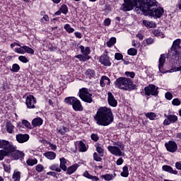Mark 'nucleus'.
I'll list each match as a JSON object with an SVG mask.
<instances>
[{
    "mask_svg": "<svg viewBox=\"0 0 181 181\" xmlns=\"http://www.w3.org/2000/svg\"><path fill=\"white\" fill-rule=\"evenodd\" d=\"M124 1L122 4L124 12L132 11L135 6L136 11L147 12L149 16L160 18L163 15V8L158 7L156 0H124Z\"/></svg>",
    "mask_w": 181,
    "mask_h": 181,
    "instance_id": "obj_1",
    "label": "nucleus"
},
{
    "mask_svg": "<svg viewBox=\"0 0 181 181\" xmlns=\"http://www.w3.org/2000/svg\"><path fill=\"white\" fill-rule=\"evenodd\" d=\"M94 119L97 125L108 127L114 121V117L111 110L104 107L98 110L96 115L94 116Z\"/></svg>",
    "mask_w": 181,
    "mask_h": 181,
    "instance_id": "obj_2",
    "label": "nucleus"
},
{
    "mask_svg": "<svg viewBox=\"0 0 181 181\" xmlns=\"http://www.w3.org/2000/svg\"><path fill=\"white\" fill-rule=\"evenodd\" d=\"M115 84L117 88L125 90L126 91L128 90H134L135 88L134 83H132V81L130 78L125 77L118 78L115 82Z\"/></svg>",
    "mask_w": 181,
    "mask_h": 181,
    "instance_id": "obj_3",
    "label": "nucleus"
},
{
    "mask_svg": "<svg viewBox=\"0 0 181 181\" xmlns=\"http://www.w3.org/2000/svg\"><path fill=\"white\" fill-rule=\"evenodd\" d=\"M64 101L68 105H72V108H74V111H83L81 103L75 97L66 98Z\"/></svg>",
    "mask_w": 181,
    "mask_h": 181,
    "instance_id": "obj_4",
    "label": "nucleus"
},
{
    "mask_svg": "<svg viewBox=\"0 0 181 181\" xmlns=\"http://www.w3.org/2000/svg\"><path fill=\"white\" fill-rule=\"evenodd\" d=\"M92 95H93L88 92V88H83L79 90V97L83 101H85V103H93V98H91Z\"/></svg>",
    "mask_w": 181,
    "mask_h": 181,
    "instance_id": "obj_5",
    "label": "nucleus"
},
{
    "mask_svg": "<svg viewBox=\"0 0 181 181\" xmlns=\"http://www.w3.org/2000/svg\"><path fill=\"white\" fill-rule=\"evenodd\" d=\"M14 52L18 53L19 54H25V53H29L30 54H33L35 50L28 46H21L20 48H15Z\"/></svg>",
    "mask_w": 181,
    "mask_h": 181,
    "instance_id": "obj_6",
    "label": "nucleus"
},
{
    "mask_svg": "<svg viewBox=\"0 0 181 181\" xmlns=\"http://www.w3.org/2000/svg\"><path fill=\"white\" fill-rule=\"evenodd\" d=\"M165 146L168 152L175 153L177 151V144L173 141H170L165 144Z\"/></svg>",
    "mask_w": 181,
    "mask_h": 181,
    "instance_id": "obj_7",
    "label": "nucleus"
},
{
    "mask_svg": "<svg viewBox=\"0 0 181 181\" xmlns=\"http://www.w3.org/2000/svg\"><path fill=\"white\" fill-rule=\"evenodd\" d=\"M146 95H158V88L155 85H150L144 88Z\"/></svg>",
    "mask_w": 181,
    "mask_h": 181,
    "instance_id": "obj_8",
    "label": "nucleus"
},
{
    "mask_svg": "<svg viewBox=\"0 0 181 181\" xmlns=\"http://www.w3.org/2000/svg\"><path fill=\"white\" fill-rule=\"evenodd\" d=\"M1 148H3V149H5L6 151H8L9 152H11V151H15V149H16V146H13L12 143L6 140H1Z\"/></svg>",
    "mask_w": 181,
    "mask_h": 181,
    "instance_id": "obj_9",
    "label": "nucleus"
},
{
    "mask_svg": "<svg viewBox=\"0 0 181 181\" xmlns=\"http://www.w3.org/2000/svg\"><path fill=\"white\" fill-rule=\"evenodd\" d=\"M25 104L27 105V108H35V104H36V98H35V96L30 95L26 98Z\"/></svg>",
    "mask_w": 181,
    "mask_h": 181,
    "instance_id": "obj_10",
    "label": "nucleus"
},
{
    "mask_svg": "<svg viewBox=\"0 0 181 181\" xmlns=\"http://www.w3.org/2000/svg\"><path fill=\"white\" fill-rule=\"evenodd\" d=\"M167 119L163 122V125H170V124H175L177 121V117L176 115H165Z\"/></svg>",
    "mask_w": 181,
    "mask_h": 181,
    "instance_id": "obj_11",
    "label": "nucleus"
},
{
    "mask_svg": "<svg viewBox=\"0 0 181 181\" xmlns=\"http://www.w3.org/2000/svg\"><path fill=\"white\" fill-rule=\"evenodd\" d=\"M107 149L110 153L112 155H115V156H122V151H121V149L115 146H109L107 147Z\"/></svg>",
    "mask_w": 181,
    "mask_h": 181,
    "instance_id": "obj_12",
    "label": "nucleus"
},
{
    "mask_svg": "<svg viewBox=\"0 0 181 181\" xmlns=\"http://www.w3.org/2000/svg\"><path fill=\"white\" fill-rule=\"evenodd\" d=\"M10 153H11L12 158L16 160L23 159V158L25 157V153H22V151L16 150V148L13 151H11Z\"/></svg>",
    "mask_w": 181,
    "mask_h": 181,
    "instance_id": "obj_13",
    "label": "nucleus"
},
{
    "mask_svg": "<svg viewBox=\"0 0 181 181\" xmlns=\"http://www.w3.org/2000/svg\"><path fill=\"white\" fill-rule=\"evenodd\" d=\"M17 142H19V144H23L25 142H28L29 141V136L28 134H17L16 136Z\"/></svg>",
    "mask_w": 181,
    "mask_h": 181,
    "instance_id": "obj_14",
    "label": "nucleus"
},
{
    "mask_svg": "<svg viewBox=\"0 0 181 181\" xmlns=\"http://www.w3.org/2000/svg\"><path fill=\"white\" fill-rule=\"evenodd\" d=\"M107 95V101L111 107H117V105H118V102H117V100H115V98H114L112 93L111 92H108Z\"/></svg>",
    "mask_w": 181,
    "mask_h": 181,
    "instance_id": "obj_15",
    "label": "nucleus"
},
{
    "mask_svg": "<svg viewBox=\"0 0 181 181\" xmlns=\"http://www.w3.org/2000/svg\"><path fill=\"white\" fill-rule=\"evenodd\" d=\"M100 62L101 64H104V66H111V62L110 61V58L108 57L107 54L101 55L100 58Z\"/></svg>",
    "mask_w": 181,
    "mask_h": 181,
    "instance_id": "obj_16",
    "label": "nucleus"
},
{
    "mask_svg": "<svg viewBox=\"0 0 181 181\" xmlns=\"http://www.w3.org/2000/svg\"><path fill=\"white\" fill-rule=\"evenodd\" d=\"M78 169V164L75 163L66 168V175H73Z\"/></svg>",
    "mask_w": 181,
    "mask_h": 181,
    "instance_id": "obj_17",
    "label": "nucleus"
},
{
    "mask_svg": "<svg viewBox=\"0 0 181 181\" xmlns=\"http://www.w3.org/2000/svg\"><path fill=\"white\" fill-rule=\"evenodd\" d=\"M162 169L163 170H164V172H168V173H171L172 175H177V170H173V168L170 165H163L162 167Z\"/></svg>",
    "mask_w": 181,
    "mask_h": 181,
    "instance_id": "obj_18",
    "label": "nucleus"
},
{
    "mask_svg": "<svg viewBox=\"0 0 181 181\" xmlns=\"http://www.w3.org/2000/svg\"><path fill=\"white\" fill-rule=\"evenodd\" d=\"M165 62H166V57H165V54H161L160 57L159 58V64H158V69L161 73L163 71V65L165 64Z\"/></svg>",
    "mask_w": 181,
    "mask_h": 181,
    "instance_id": "obj_19",
    "label": "nucleus"
},
{
    "mask_svg": "<svg viewBox=\"0 0 181 181\" xmlns=\"http://www.w3.org/2000/svg\"><path fill=\"white\" fill-rule=\"evenodd\" d=\"M59 169H62V170H64V172H66V170H67V167L66 166V164L67 163V160L62 157L59 159Z\"/></svg>",
    "mask_w": 181,
    "mask_h": 181,
    "instance_id": "obj_20",
    "label": "nucleus"
},
{
    "mask_svg": "<svg viewBox=\"0 0 181 181\" xmlns=\"http://www.w3.org/2000/svg\"><path fill=\"white\" fill-rule=\"evenodd\" d=\"M43 155L47 158V159H49V160H53L56 159V153L53 151H47L43 153Z\"/></svg>",
    "mask_w": 181,
    "mask_h": 181,
    "instance_id": "obj_21",
    "label": "nucleus"
},
{
    "mask_svg": "<svg viewBox=\"0 0 181 181\" xmlns=\"http://www.w3.org/2000/svg\"><path fill=\"white\" fill-rule=\"evenodd\" d=\"M42 124H43V119H42V118L40 117L35 118L32 121L33 127H40V125H42Z\"/></svg>",
    "mask_w": 181,
    "mask_h": 181,
    "instance_id": "obj_22",
    "label": "nucleus"
},
{
    "mask_svg": "<svg viewBox=\"0 0 181 181\" xmlns=\"http://www.w3.org/2000/svg\"><path fill=\"white\" fill-rule=\"evenodd\" d=\"M96 151L99 153L100 156H104V146L100 144L95 145Z\"/></svg>",
    "mask_w": 181,
    "mask_h": 181,
    "instance_id": "obj_23",
    "label": "nucleus"
},
{
    "mask_svg": "<svg viewBox=\"0 0 181 181\" xmlns=\"http://www.w3.org/2000/svg\"><path fill=\"white\" fill-rule=\"evenodd\" d=\"M83 175L84 177H87V179H90L91 180H94V181L100 180L98 177L90 175V173H88V171H85Z\"/></svg>",
    "mask_w": 181,
    "mask_h": 181,
    "instance_id": "obj_24",
    "label": "nucleus"
},
{
    "mask_svg": "<svg viewBox=\"0 0 181 181\" xmlns=\"http://www.w3.org/2000/svg\"><path fill=\"white\" fill-rule=\"evenodd\" d=\"M122 177H128L129 176V171L128 170V166L125 165L122 168V172L120 173Z\"/></svg>",
    "mask_w": 181,
    "mask_h": 181,
    "instance_id": "obj_25",
    "label": "nucleus"
},
{
    "mask_svg": "<svg viewBox=\"0 0 181 181\" xmlns=\"http://www.w3.org/2000/svg\"><path fill=\"white\" fill-rule=\"evenodd\" d=\"M85 74L88 78H93V77H95V71L93 69H88Z\"/></svg>",
    "mask_w": 181,
    "mask_h": 181,
    "instance_id": "obj_26",
    "label": "nucleus"
},
{
    "mask_svg": "<svg viewBox=\"0 0 181 181\" xmlns=\"http://www.w3.org/2000/svg\"><path fill=\"white\" fill-rule=\"evenodd\" d=\"M6 128L8 134H12V132H13L15 127L12 124V123H11V122H7L6 124Z\"/></svg>",
    "mask_w": 181,
    "mask_h": 181,
    "instance_id": "obj_27",
    "label": "nucleus"
},
{
    "mask_svg": "<svg viewBox=\"0 0 181 181\" xmlns=\"http://www.w3.org/2000/svg\"><path fill=\"white\" fill-rule=\"evenodd\" d=\"M143 24L144 25V26H146V28H156V24H155V23H153V21H148L146 20H144L143 21Z\"/></svg>",
    "mask_w": 181,
    "mask_h": 181,
    "instance_id": "obj_28",
    "label": "nucleus"
},
{
    "mask_svg": "<svg viewBox=\"0 0 181 181\" xmlns=\"http://www.w3.org/2000/svg\"><path fill=\"white\" fill-rule=\"evenodd\" d=\"M76 59H78L80 62H86L87 60H90V56L88 55H82V54H78L76 56Z\"/></svg>",
    "mask_w": 181,
    "mask_h": 181,
    "instance_id": "obj_29",
    "label": "nucleus"
},
{
    "mask_svg": "<svg viewBox=\"0 0 181 181\" xmlns=\"http://www.w3.org/2000/svg\"><path fill=\"white\" fill-rule=\"evenodd\" d=\"M115 43H117V38L112 37L108 42H106V45L108 47H111V46H114Z\"/></svg>",
    "mask_w": 181,
    "mask_h": 181,
    "instance_id": "obj_30",
    "label": "nucleus"
},
{
    "mask_svg": "<svg viewBox=\"0 0 181 181\" xmlns=\"http://www.w3.org/2000/svg\"><path fill=\"white\" fill-rule=\"evenodd\" d=\"M26 163H27V165H28V166H33L34 165L37 164V159L30 158L27 160Z\"/></svg>",
    "mask_w": 181,
    "mask_h": 181,
    "instance_id": "obj_31",
    "label": "nucleus"
},
{
    "mask_svg": "<svg viewBox=\"0 0 181 181\" xmlns=\"http://www.w3.org/2000/svg\"><path fill=\"white\" fill-rule=\"evenodd\" d=\"M146 117L148 119H150L151 121H153V119H156V117H158V115H156V114H155V112H147L146 113Z\"/></svg>",
    "mask_w": 181,
    "mask_h": 181,
    "instance_id": "obj_32",
    "label": "nucleus"
},
{
    "mask_svg": "<svg viewBox=\"0 0 181 181\" xmlns=\"http://www.w3.org/2000/svg\"><path fill=\"white\" fill-rule=\"evenodd\" d=\"M107 81H110V78L105 76H103L100 79L101 87H105V83Z\"/></svg>",
    "mask_w": 181,
    "mask_h": 181,
    "instance_id": "obj_33",
    "label": "nucleus"
},
{
    "mask_svg": "<svg viewBox=\"0 0 181 181\" xmlns=\"http://www.w3.org/2000/svg\"><path fill=\"white\" fill-rule=\"evenodd\" d=\"M11 71L13 73H18L19 70H21V66L18 64H13L12 66V69H10Z\"/></svg>",
    "mask_w": 181,
    "mask_h": 181,
    "instance_id": "obj_34",
    "label": "nucleus"
},
{
    "mask_svg": "<svg viewBox=\"0 0 181 181\" xmlns=\"http://www.w3.org/2000/svg\"><path fill=\"white\" fill-rule=\"evenodd\" d=\"M50 170H55V172H62V169L59 167L57 164H53L49 166Z\"/></svg>",
    "mask_w": 181,
    "mask_h": 181,
    "instance_id": "obj_35",
    "label": "nucleus"
},
{
    "mask_svg": "<svg viewBox=\"0 0 181 181\" xmlns=\"http://www.w3.org/2000/svg\"><path fill=\"white\" fill-rule=\"evenodd\" d=\"M127 53L129 56H136L138 50L135 48H130L128 49Z\"/></svg>",
    "mask_w": 181,
    "mask_h": 181,
    "instance_id": "obj_36",
    "label": "nucleus"
},
{
    "mask_svg": "<svg viewBox=\"0 0 181 181\" xmlns=\"http://www.w3.org/2000/svg\"><path fill=\"white\" fill-rule=\"evenodd\" d=\"M59 11L60 12H62V13H64V15H67V12H69V8H67V6L66 4H64L61 6Z\"/></svg>",
    "mask_w": 181,
    "mask_h": 181,
    "instance_id": "obj_37",
    "label": "nucleus"
},
{
    "mask_svg": "<svg viewBox=\"0 0 181 181\" xmlns=\"http://www.w3.org/2000/svg\"><path fill=\"white\" fill-rule=\"evenodd\" d=\"M101 177L103 179H105V180H106V181H110V180H112V179H114V175H110V174H106V175H102Z\"/></svg>",
    "mask_w": 181,
    "mask_h": 181,
    "instance_id": "obj_38",
    "label": "nucleus"
},
{
    "mask_svg": "<svg viewBox=\"0 0 181 181\" xmlns=\"http://www.w3.org/2000/svg\"><path fill=\"white\" fill-rule=\"evenodd\" d=\"M79 151L81 152H86L87 151V148H86V144L83 143V141H79Z\"/></svg>",
    "mask_w": 181,
    "mask_h": 181,
    "instance_id": "obj_39",
    "label": "nucleus"
},
{
    "mask_svg": "<svg viewBox=\"0 0 181 181\" xmlns=\"http://www.w3.org/2000/svg\"><path fill=\"white\" fill-rule=\"evenodd\" d=\"M5 156H8V152L5 150H0V160H4Z\"/></svg>",
    "mask_w": 181,
    "mask_h": 181,
    "instance_id": "obj_40",
    "label": "nucleus"
},
{
    "mask_svg": "<svg viewBox=\"0 0 181 181\" xmlns=\"http://www.w3.org/2000/svg\"><path fill=\"white\" fill-rule=\"evenodd\" d=\"M13 179H14V181L21 180V173L20 172L14 173L13 175Z\"/></svg>",
    "mask_w": 181,
    "mask_h": 181,
    "instance_id": "obj_41",
    "label": "nucleus"
},
{
    "mask_svg": "<svg viewBox=\"0 0 181 181\" xmlns=\"http://www.w3.org/2000/svg\"><path fill=\"white\" fill-rule=\"evenodd\" d=\"M64 29L69 33H73V32H74V28H71L69 24L64 25Z\"/></svg>",
    "mask_w": 181,
    "mask_h": 181,
    "instance_id": "obj_42",
    "label": "nucleus"
},
{
    "mask_svg": "<svg viewBox=\"0 0 181 181\" xmlns=\"http://www.w3.org/2000/svg\"><path fill=\"white\" fill-rule=\"evenodd\" d=\"M93 159L96 162H101V160H103V158H101V157L98 156V154L97 153H93Z\"/></svg>",
    "mask_w": 181,
    "mask_h": 181,
    "instance_id": "obj_43",
    "label": "nucleus"
},
{
    "mask_svg": "<svg viewBox=\"0 0 181 181\" xmlns=\"http://www.w3.org/2000/svg\"><path fill=\"white\" fill-rule=\"evenodd\" d=\"M90 138L95 142H97V141H98V139H100V137H98V134H92L90 136Z\"/></svg>",
    "mask_w": 181,
    "mask_h": 181,
    "instance_id": "obj_44",
    "label": "nucleus"
},
{
    "mask_svg": "<svg viewBox=\"0 0 181 181\" xmlns=\"http://www.w3.org/2000/svg\"><path fill=\"white\" fill-rule=\"evenodd\" d=\"M18 59L20 60V62H22L23 63H28V62H29V60H28V58H26V57L25 56H20L18 57Z\"/></svg>",
    "mask_w": 181,
    "mask_h": 181,
    "instance_id": "obj_45",
    "label": "nucleus"
},
{
    "mask_svg": "<svg viewBox=\"0 0 181 181\" xmlns=\"http://www.w3.org/2000/svg\"><path fill=\"white\" fill-rule=\"evenodd\" d=\"M165 97L166 100H172V98H173V95H172V93L170 92H167L165 94Z\"/></svg>",
    "mask_w": 181,
    "mask_h": 181,
    "instance_id": "obj_46",
    "label": "nucleus"
},
{
    "mask_svg": "<svg viewBox=\"0 0 181 181\" xmlns=\"http://www.w3.org/2000/svg\"><path fill=\"white\" fill-rule=\"evenodd\" d=\"M22 124L23 125H25V127H26V128L30 129V123L29 122H28V120H23L22 121Z\"/></svg>",
    "mask_w": 181,
    "mask_h": 181,
    "instance_id": "obj_47",
    "label": "nucleus"
},
{
    "mask_svg": "<svg viewBox=\"0 0 181 181\" xmlns=\"http://www.w3.org/2000/svg\"><path fill=\"white\" fill-rule=\"evenodd\" d=\"M172 104L173 105H180V100L177 98L173 99Z\"/></svg>",
    "mask_w": 181,
    "mask_h": 181,
    "instance_id": "obj_48",
    "label": "nucleus"
},
{
    "mask_svg": "<svg viewBox=\"0 0 181 181\" xmlns=\"http://www.w3.org/2000/svg\"><path fill=\"white\" fill-rule=\"evenodd\" d=\"M153 34L154 36H162V32H160L159 30H153Z\"/></svg>",
    "mask_w": 181,
    "mask_h": 181,
    "instance_id": "obj_49",
    "label": "nucleus"
},
{
    "mask_svg": "<svg viewBox=\"0 0 181 181\" xmlns=\"http://www.w3.org/2000/svg\"><path fill=\"white\" fill-rule=\"evenodd\" d=\"M90 47H87L85 48L84 51H83V56H88V54H90Z\"/></svg>",
    "mask_w": 181,
    "mask_h": 181,
    "instance_id": "obj_50",
    "label": "nucleus"
},
{
    "mask_svg": "<svg viewBox=\"0 0 181 181\" xmlns=\"http://www.w3.org/2000/svg\"><path fill=\"white\" fill-rule=\"evenodd\" d=\"M123 56L121 53H116L115 55V58L116 60H122Z\"/></svg>",
    "mask_w": 181,
    "mask_h": 181,
    "instance_id": "obj_51",
    "label": "nucleus"
},
{
    "mask_svg": "<svg viewBox=\"0 0 181 181\" xmlns=\"http://www.w3.org/2000/svg\"><path fill=\"white\" fill-rule=\"evenodd\" d=\"M43 165H40V164H38L37 166H36V170L37 172H42L43 171Z\"/></svg>",
    "mask_w": 181,
    "mask_h": 181,
    "instance_id": "obj_52",
    "label": "nucleus"
},
{
    "mask_svg": "<svg viewBox=\"0 0 181 181\" xmlns=\"http://www.w3.org/2000/svg\"><path fill=\"white\" fill-rule=\"evenodd\" d=\"M104 25L105 26H110V25H111V19L110 18H106L104 21Z\"/></svg>",
    "mask_w": 181,
    "mask_h": 181,
    "instance_id": "obj_53",
    "label": "nucleus"
},
{
    "mask_svg": "<svg viewBox=\"0 0 181 181\" xmlns=\"http://www.w3.org/2000/svg\"><path fill=\"white\" fill-rule=\"evenodd\" d=\"M47 175H48L49 176H53V177H56L57 179V173L48 172V173H47Z\"/></svg>",
    "mask_w": 181,
    "mask_h": 181,
    "instance_id": "obj_54",
    "label": "nucleus"
},
{
    "mask_svg": "<svg viewBox=\"0 0 181 181\" xmlns=\"http://www.w3.org/2000/svg\"><path fill=\"white\" fill-rule=\"evenodd\" d=\"M132 46H134V47H139L141 46V43L135 41V40H133L132 41Z\"/></svg>",
    "mask_w": 181,
    "mask_h": 181,
    "instance_id": "obj_55",
    "label": "nucleus"
},
{
    "mask_svg": "<svg viewBox=\"0 0 181 181\" xmlns=\"http://www.w3.org/2000/svg\"><path fill=\"white\" fill-rule=\"evenodd\" d=\"M122 163H124V159H122V158H119L117 162H116V164L119 166L121 165H122Z\"/></svg>",
    "mask_w": 181,
    "mask_h": 181,
    "instance_id": "obj_56",
    "label": "nucleus"
},
{
    "mask_svg": "<svg viewBox=\"0 0 181 181\" xmlns=\"http://www.w3.org/2000/svg\"><path fill=\"white\" fill-rule=\"evenodd\" d=\"M175 168L177 169V170H181V163L180 162H176L175 163Z\"/></svg>",
    "mask_w": 181,
    "mask_h": 181,
    "instance_id": "obj_57",
    "label": "nucleus"
},
{
    "mask_svg": "<svg viewBox=\"0 0 181 181\" xmlns=\"http://www.w3.org/2000/svg\"><path fill=\"white\" fill-rule=\"evenodd\" d=\"M147 45H152L153 43V39L152 38H148L146 40Z\"/></svg>",
    "mask_w": 181,
    "mask_h": 181,
    "instance_id": "obj_58",
    "label": "nucleus"
},
{
    "mask_svg": "<svg viewBox=\"0 0 181 181\" xmlns=\"http://www.w3.org/2000/svg\"><path fill=\"white\" fill-rule=\"evenodd\" d=\"M16 46H19V47H21V44H19V43L13 42V43L11 44V49H13V47H15Z\"/></svg>",
    "mask_w": 181,
    "mask_h": 181,
    "instance_id": "obj_59",
    "label": "nucleus"
},
{
    "mask_svg": "<svg viewBox=\"0 0 181 181\" xmlns=\"http://www.w3.org/2000/svg\"><path fill=\"white\" fill-rule=\"evenodd\" d=\"M49 148H51L52 151H56V149H57V146L54 144H50Z\"/></svg>",
    "mask_w": 181,
    "mask_h": 181,
    "instance_id": "obj_60",
    "label": "nucleus"
},
{
    "mask_svg": "<svg viewBox=\"0 0 181 181\" xmlns=\"http://www.w3.org/2000/svg\"><path fill=\"white\" fill-rule=\"evenodd\" d=\"M136 37H138L139 40H144V35L142 34H137Z\"/></svg>",
    "mask_w": 181,
    "mask_h": 181,
    "instance_id": "obj_61",
    "label": "nucleus"
},
{
    "mask_svg": "<svg viewBox=\"0 0 181 181\" xmlns=\"http://www.w3.org/2000/svg\"><path fill=\"white\" fill-rule=\"evenodd\" d=\"M75 36L78 37V39H81V33L78 32L75 33Z\"/></svg>",
    "mask_w": 181,
    "mask_h": 181,
    "instance_id": "obj_62",
    "label": "nucleus"
},
{
    "mask_svg": "<svg viewBox=\"0 0 181 181\" xmlns=\"http://www.w3.org/2000/svg\"><path fill=\"white\" fill-rule=\"evenodd\" d=\"M129 77H131V78H134V77H135V74L134 72H129Z\"/></svg>",
    "mask_w": 181,
    "mask_h": 181,
    "instance_id": "obj_63",
    "label": "nucleus"
},
{
    "mask_svg": "<svg viewBox=\"0 0 181 181\" xmlns=\"http://www.w3.org/2000/svg\"><path fill=\"white\" fill-rule=\"evenodd\" d=\"M79 48L81 49V53L82 54L84 53V50L86 49V48H84V46L81 45V46H79Z\"/></svg>",
    "mask_w": 181,
    "mask_h": 181,
    "instance_id": "obj_64",
    "label": "nucleus"
}]
</instances>
